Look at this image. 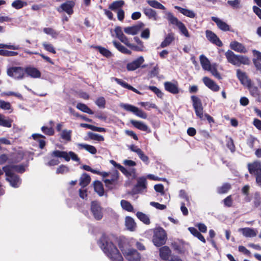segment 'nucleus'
<instances>
[{"instance_id":"nucleus-17","label":"nucleus","mask_w":261,"mask_h":261,"mask_svg":"<svg viewBox=\"0 0 261 261\" xmlns=\"http://www.w3.org/2000/svg\"><path fill=\"white\" fill-rule=\"evenodd\" d=\"M248 168L250 174L254 175L261 172V164L259 162H254L248 164Z\"/></svg>"},{"instance_id":"nucleus-1","label":"nucleus","mask_w":261,"mask_h":261,"mask_svg":"<svg viewBox=\"0 0 261 261\" xmlns=\"http://www.w3.org/2000/svg\"><path fill=\"white\" fill-rule=\"evenodd\" d=\"M105 253L112 261H122L123 257L110 238L103 236L99 244Z\"/></svg>"},{"instance_id":"nucleus-24","label":"nucleus","mask_w":261,"mask_h":261,"mask_svg":"<svg viewBox=\"0 0 261 261\" xmlns=\"http://www.w3.org/2000/svg\"><path fill=\"white\" fill-rule=\"evenodd\" d=\"M130 123L137 128L148 133L150 132V130L148 126L143 122L132 120Z\"/></svg>"},{"instance_id":"nucleus-55","label":"nucleus","mask_w":261,"mask_h":261,"mask_svg":"<svg viewBox=\"0 0 261 261\" xmlns=\"http://www.w3.org/2000/svg\"><path fill=\"white\" fill-rule=\"evenodd\" d=\"M230 189V185L228 184H224L218 189V192L220 194L226 193Z\"/></svg>"},{"instance_id":"nucleus-35","label":"nucleus","mask_w":261,"mask_h":261,"mask_svg":"<svg viewBox=\"0 0 261 261\" xmlns=\"http://www.w3.org/2000/svg\"><path fill=\"white\" fill-rule=\"evenodd\" d=\"M91 178L89 175L84 173L80 178V185L83 187L87 186L90 182Z\"/></svg>"},{"instance_id":"nucleus-37","label":"nucleus","mask_w":261,"mask_h":261,"mask_svg":"<svg viewBox=\"0 0 261 261\" xmlns=\"http://www.w3.org/2000/svg\"><path fill=\"white\" fill-rule=\"evenodd\" d=\"M250 62V60L248 57L246 56L238 55L237 66L239 67L241 64L249 65Z\"/></svg>"},{"instance_id":"nucleus-3","label":"nucleus","mask_w":261,"mask_h":261,"mask_svg":"<svg viewBox=\"0 0 261 261\" xmlns=\"http://www.w3.org/2000/svg\"><path fill=\"white\" fill-rule=\"evenodd\" d=\"M199 59L203 70L210 71L214 76L219 80L222 79L220 74L217 70L218 64L217 63L211 64L208 59L203 55L200 56Z\"/></svg>"},{"instance_id":"nucleus-20","label":"nucleus","mask_w":261,"mask_h":261,"mask_svg":"<svg viewBox=\"0 0 261 261\" xmlns=\"http://www.w3.org/2000/svg\"><path fill=\"white\" fill-rule=\"evenodd\" d=\"M230 47L232 50L238 53H246L247 52V49L245 46L237 41H232L230 43Z\"/></svg>"},{"instance_id":"nucleus-16","label":"nucleus","mask_w":261,"mask_h":261,"mask_svg":"<svg viewBox=\"0 0 261 261\" xmlns=\"http://www.w3.org/2000/svg\"><path fill=\"white\" fill-rule=\"evenodd\" d=\"M238 231L246 238H253L256 236L258 231L256 229L250 227L239 228Z\"/></svg>"},{"instance_id":"nucleus-44","label":"nucleus","mask_w":261,"mask_h":261,"mask_svg":"<svg viewBox=\"0 0 261 261\" xmlns=\"http://www.w3.org/2000/svg\"><path fill=\"white\" fill-rule=\"evenodd\" d=\"M27 5V2L21 0H16L12 3V6L16 9H20Z\"/></svg>"},{"instance_id":"nucleus-47","label":"nucleus","mask_w":261,"mask_h":261,"mask_svg":"<svg viewBox=\"0 0 261 261\" xmlns=\"http://www.w3.org/2000/svg\"><path fill=\"white\" fill-rule=\"evenodd\" d=\"M95 48L97 49L99 53L106 57H110L112 55L111 53L107 49L101 47V46H95Z\"/></svg>"},{"instance_id":"nucleus-34","label":"nucleus","mask_w":261,"mask_h":261,"mask_svg":"<svg viewBox=\"0 0 261 261\" xmlns=\"http://www.w3.org/2000/svg\"><path fill=\"white\" fill-rule=\"evenodd\" d=\"M113 43L115 47L120 52L128 55L131 54V51L123 46L120 43L114 41Z\"/></svg>"},{"instance_id":"nucleus-14","label":"nucleus","mask_w":261,"mask_h":261,"mask_svg":"<svg viewBox=\"0 0 261 261\" xmlns=\"http://www.w3.org/2000/svg\"><path fill=\"white\" fill-rule=\"evenodd\" d=\"M144 59L142 56H140L132 62L126 65V69L128 71H134L139 68L144 63Z\"/></svg>"},{"instance_id":"nucleus-52","label":"nucleus","mask_w":261,"mask_h":261,"mask_svg":"<svg viewBox=\"0 0 261 261\" xmlns=\"http://www.w3.org/2000/svg\"><path fill=\"white\" fill-rule=\"evenodd\" d=\"M0 108L4 110H11V112L12 111L10 103L3 100H0Z\"/></svg>"},{"instance_id":"nucleus-64","label":"nucleus","mask_w":261,"mask_h":261,"mask_svg":"<svg viewBox=\"0 0 261 261\" xmlns=\"http://www.w3.org/2000/svg\"><path fill=\"white\" fill-rule=\"evenodd\" d=\"M146 179L144 177L140 178L138 180L137 186L142 189L146 188Z\"/></svg>"},{"instance_id":"nucleus-45","label":"nucleus","mask_w":261,"mask_h":261,"mask_svg":"<svg viewBox=\"0 0 261 261\" xmlns=\"http://www.w3.org/2000/svg\"><path fill=\"white\" fill-rule=\"evenodd\" d=\"M177 27L182 35H184L187 38H189L190 37L188 30L182 22L179 23Z\"/></svg>"},{"instance_id":"nucleus-62","label":"nucleus","mask_w":261,"mask_h":261,"mask_svg":"<svg viewBox=\"0 0 261 261\" xmlns=\"http://www.w3.org/2000/svg\"><path fill=\"white\" fill-rule=\"evenodd\" d=\"M128 47L131 48L132 49L137 51H141L143 50L144 46L143 45H134L132 43H130L128 46Z\"/></svg>"},{"instance_id":"nucleus-60","label":"nucleus","mask_w":261,"mask_h":261,"mask_svg":"<svg viewBox=\"0 0 261 261\" xmlns=\"http://www.w3.org/2000/svg\"><path fill=\"white\" fill-rule=\"evenodd\" d=\"M42 131L46 135L48 136L53 135L54 134V130L51 127H47L45 126H42L41 127Z\"/></svg>"},{"instance_id":"nucleus-31","label":"nucleus","mask_w":261,"mask_h":261,"mask_svg":"<svg viewBox=\"0 0 261 261\" xmlns=\"http://www.w3.org/2000/svg\"><path fill=\"white\" fill-rule=\"evenodd\" d=\"M174 40V34L172 33H169L165 37L164 40L161 43V47L162 48L169 45Z\"/></svg>"},{"instance_id":"nucleus-59","label":"nucleus","mask_w":261,"mask_h":261,"mask_svg":"<svg viewBox=\"0 0 261 261\" xmlns=\"http://www.w3.org/2000/svg\"><path fill=\"white\" fill-rule=\"evenodd\" d=\"M168 19L171 23L175 24L177 27L179 25V23H181L182 22L179 21L177 18L173 16L171 14H170L168 16Z\"/></svg>"},{"instance_id":"nucleus-23","label":"nucleus","mask_w":261,"mask_h":261,"mask_svg":"<svg viewBox=\"0 0 261 261\" xmlns=\"http://www.w3.org/2000/svg\"><path fill=\"white\" fill-rule=\"evenodd\" d=\"M112 81H115L118 84L121 85L122 87L125 88H127L129 90H130L134 92L138 93L139 94H141V93L136 89L132 87V86L128 85L127 83H126L125 82L123 81V80L116 78V77H112L111 78Z\"/></svg>"},{"instance_id":"nucleus-4","label":"nucleus","mask_w":261,"mask_h":261,"mask_svg":"<svg viewBox=\"0 0 261 261\" xmlns=\"http://www.w3.org/2000/svg\"><path fill=\"white\" fill-rule=\"evenodd\" d=\"M122 253L124 257L128 261H140L141 254L135 249L129 247L127 245L120 247Z\"/></svg>"},{"instance_id":"nucleus-6","label":"nucleus","mask_w":261,"mask_h":261,"mask_svg":"<svg viewBox=\"0 0 261 261\" xmlns=\"http://www.w3.org/2000/svg\"><path fill=\"white\" fill-rule=\"evenodd\" d=\"M166 240L167 234L163 228L158 227L154 230L152 239L154 245L160 246L165 243Z\"/></svg>"},{"instance_id":"nucleus-61","label":"nucleus","mask_w":261,"mask_h":261,"mask_svg":"<svg viewBox=\"0 0 261 261\" xmlns=\"http://www.w3.org/2000/svg\"><path fill=\"white\" fill-rule=\"evenodd\" d=\"M150 205L153 207H154L156 209L163 210L166 208V205L165 204H162L158 202H150Z\"/></svg>"},{"instance_id":"nucleus-58","label":"nucleus","mask_w":261,"mask_h":261,"mask_svg":"<svg viewBox=\"0 0 261 261\" xmlns=\"http://www.w3.org/2000/svg\"><path fill=\"white\" fill-rule=\"evenodd\" d=\"M249 90L251 94L254 96H257L258 95V90L255 86L252 85V83L250 84V87H246Z\"/></svg>"},{"instance_id":"nucleus-46","label":"nucleus","mask_w":261,"mask_h":261,"mask_svg":"<svg viewBox=\"0 0 261 261\" xmlns=\"http://www.w3.org/2000/svg\"><path fill=\"white\" fill-rule=\"evenodd\" d=\"M43 32L49 35H50L53 38H56L59 35V33L56 32L53 29L50 28H45L43 29Z\"/></svg>"},{"instance_id":"nucleus-41","label":"nucleus","mask_w":261,"mask_h":261,"mask_svg":"<svg viewBox=\"0 0 261 261\" xmlns=\"http://www.w3.org/2000/svg\"><path fill=\"white\" fill-rule=\"evenodd\" d=\"M76 108L81 111L89 114H93V111L90 109L86 105L82 103H79L76 105Z\"/></svg>"},{"instance_id":"nucleus-40","label":"nucleus","mask_w":261,"mask_h":261,"mask_svg":"<svg viewBox=\"0 0 261 261\" xmlns=\"http://www.w3.org/2000/svg\"><path fill=\"white\" fill-rule=\"evenodd\" d=\"M120 204L123 210H125L128 212L133 211V206L128 201L125 200H122L120 202Z\"/></svg>"},{"instance_id":"nucleus-5","label":"nucleus","mask_w":261,"mask_h":261,"mask_svg":"<svg viewBox=\"0 0 261 261\" xmlns=\"http://www.w3.org/2000/svg\"><path fill=\"white\" fill-rule=\"evenodd\" d=\"M51 155L53 157L63 158L67 162H69L70 160L77 162L80 161V158L78 157L77 155L72 151L67 152L55 150L51 152Z\"/></svg>"},{"instance_id":"nucleus-10","label":"nucleus","mask_w":261,"mask_h":261,"mask_svg":"<svg viewBox=\"0 0 261 261\" xmlns=\"http://www.w3.org/2000/svg\"><path fill=\"white\" fill-rule=\"evenodd\" d=\"M164 85L165 90L168 92L173 94H176L179 93L180 89L177 81L166 82Z\"/></svg>"},{"instance_id":"nucleus-29","label":"nucleus","mask_w":261,"mask_h":261,"mask_svg":"<svg viewBox=\"0 0 261 261\" xmlns=\"http://www.w3.org/2000/svg\"><path fill=\"white\" fill-rule=\"evenodd\" d=\"M176 9L178 10L181 13H182L185 16L193 18L195 17L196 14L194 13V12L192 10L187 9L185 8H182L181 7H180L179 6H175L174 7Z\"/></svg>"},{"instance_id":"nucleus-7","label":"nucleus","mask_w":261,"mask_h":261,"mask_svg":"<svg viewBox=\"0 0 261 261\" xmlns=\"http://www.w3.org/2000/svg\"><path fill=\"white\" fill-rule=\"evenodd\" d=\"M119 106L125 110L133 113L135 115L139 118L142 119H146L147 117V115L145 112L133 105L121 103Z\"/></svg>"},{"instance_id":"nucleus-25","label":"nucleus","mask_w":261,"mask_h":261,"mask_svg":"<svg viewBox=\"0 0 261 261\" xmlns=\"http://www.w3.org/2000/svg\"><path fill=\"white\" fill-rule=\"evenodd\" d=\"M112 175L111 178L106 179L105 182L106 183L107 187L110 188H112V186L115 184L116 180L118 177V172L117 170H114L112 173H110Z\"/></svg>"},{"instance_id":"nucleus-22","label":"nucleus","mask_w":261,"mask_h":261,"mask_svg":"<svg viewBox=\"0 0 261 261\" xmlns=\"http://www.w3.org/2000/svg\"><path fill=\"white\" fill-rule=\"evenodd\" d=\"M211 19L216 23L217 27L220 30L223 31H227L229 30V26L226 22L220 18L213 16L211 17Z\"/></svg>"},{"instance_id":"nucleus-8","label":"nucleus","mask_w":261,"mask_h":261,"mask_svg":"<svg viewBox=\"0 0 261 261\" xmlns=\"http://www.w3.org/2000/svg\"><path fill=\"white\" fill-rule=\"evenodd\" d=\"M191 99L195 114L200 119H203V109L200 99L196 96H192Z\"/></svg>"},{"instance_id":"nucleus-15","label":"nucleus","mask_w":261,"mask_h":261,"mask_svg":"<svg viewBox=\"0 0 261 261\" xmlns=\"http://www.w3.org/2000/svg\"><path fill=\"white\" fill-rule=\"evenodd\" d=\"M75 3L73 1H67L62 4L60 7L57 9L58 11L61 12L64 11L68 15H71L73 13V8Z\"/></svg>"},{"instance_id":"nucleus-9","label":"nucleus","mask_w":261,"mask_h":261,"mask_svg":"<svg viewBox=\"0 0 261 261\" xmlns=\"http://www.w3.org/2000/svg\"><path fill=\"white\" fill-rule=\"evenodd\" d=\"M7 74L14 79H21L24 76V71L21 67H13L8 69Z\"/></svg>"},{"instance_id":"nucleus-51","label":"nucleus","mask_w":261,"mask_h":261,"mask_svg":"<svg viewBox=\"0 0 261 261\" xmlns=\"http://www.w3.org/2000/svg\"><path fill=\"white\" fill-rule=\"evenodd\" d=\"M89 137L92 140H96L98 141H103L104 138L100 135L90 132L88 133Z\"/></svg>"},{"instance_id":"nucleus-26","label":"nucleus","mask_w":261,"mask_h":261,"mask_svg":"<svg viewBox=\"0 0 261 261\" xmlns=\"http://www.w3.org/2000/svg\"><path fill=\"white\" fill-rule=\"evenodd\" d=\"M171 254V251L168 246H163L160 249V256L163 260H168Z\"/></svg>"},{"instance_id":"nucleus-32","label":"nucleus","mask_w":261,"mask_h":261,"mask_svg":"<svg viewBox=\"0 0 261 261\" xmlns=\"http://www.w3.org/2000/svg\"><path fill=\"white\" fill-rule=\"evenodd\" d=\"M124 4V2L122 0L116 1L109 6V8L112 11H118L119 9H121V8Z\"/></svg>"},{"instance_id":"nucleus-54","label":"nucleus","mask_w":261,"mask_h":261,"mask_svg":"<svg viewBox=\"0 0 261 261\" xmlns=\"http://www.w3.org/2000/svg\"><path fill=\"white\" fill-rule=\"evenodd\" d=\"M139 105L144 107L147 110H149L151 108L157 109V107L154 103L149 102H141L139 103Z\"/></svg>"},{"instance_id":"nucleus-2","label":"nucleus","mask_w":261,"mask_h":261,"mask_svg":"<svg viewBox=\"0 0 261 261\" xmlns=\"http://www.w3.org/2000/svg\"><path fill=\"white\" fill-rule=\"evenodd\" d=\"M5 171L6 180L9 182L10 185L14 188H17L21 184L19 177L14 174V172L22 173L25 170V167L23 165H8L3 167Z\"/></svg>"},{"instance_id":"nucleus-38","label":"nucleus","mask_w":261,"mask_h":261,"mask_svg":"<svg viewBox=\"0 0 261 261\" xmlns=\"http://www.w3.org/2000/svg\"><path fill=\"white\" fill-rule=\"evenodd\" d=\"M147 3L151 7L155 9L165 10V7L161 3L155 0H147Z\"/></svg>"},{"instance_id":"nucleus-11","label":"nucleus","mask_w":261,"mask_h":261,"mask_svg":"<svg viewBox=\"0 0 261 261\" xmlns=\"http://www.w3.org/2000/svg\"><path fill=\"white\" fill-rule=\"evenodd\" d=\"M91 210L94 217L97 220H100L103 216L101 207L99 203L96 201L91 202Z\"/></svg>"},{"instance_id":"nucleus-57","label":"nucleus","mask_w":261,"mask_h":261,"mask_svg":"<svg viewBox=\"0 0 261 261\" xmlns=\"http://www.w3.org/2000/svg\"><path fill=\"white\" fill-rule=\"evenodd\" d=\"M148 89L153 92L158 96V97L160 98H162L163 97V93L157 87L155 86H149Z\"/></svg>"},{"instance_id":"nucleus-18","label":"nucleus","mask_w":261,"mask_h":261,"mask_svg":"<svg viewBox=\"0 0 261 261\" xmlns=\"http://www.w3.org/2000/svg\"><path fill=\"white\" fill-rule=\"evenodd\" d=\"M129 149L131 151L136 152L139 158L145 163L148 164L149 163V158L147 156H146L144 152L141 150V149L138 148L137 146L134 145H132L130 146Z\"/></svg>"},{"instance_id":"nucleus-48","label":"nucleus","mask_w":261,"mask_h":261,"mask_svg":"<svg viewBox=\"0 0 261 261\" xmlns=\"http://www.w3.org/2000/svg\"><path fill=\"white\" fill-rule=\"evenodd\" d=\"M42 45L44 47V48L47 51H49L50 53H51L53 54H56V51L55 50V48H54V46L46 42H44L42 43Z\"/></svg>"},{"instance_id":"nucleus-30","label":"nucleus","mask_w":261,"mask_h":261,"mask_svg":"<svg viewBox=\"0 0 261 261\" xmlns=\"http://www.w3.org/2000/svg\"><path fill=\"white\" fill-rule=\"evenodd\" d=\"M125 226L128 230L132 231H134L136 227V224L134 220L130 217H126Z\"/></svg>"},{"instance_id":"nucleus-42","label":"nucleus","mask_w":261,"mask_h":261,"mask_svg":"<svg viewBox=\"0 0 261 261\" xmlns=\"http://www.w3.org/2000/svg\"><path fill=\"white\" fill-rule=\"evenodd\" d=\"M136 216L138 219H139L144 223L146 224H149L150 223L149 218L146 214L142 212H137Z\"/></svg>"},{"instance_id":"nucleus-36","label":"nucleus","mask_w":261,"mask_h":261,"mask_svg":"<svg viewBox=\"0 0 261 261\" xmlns=\"http://www.w3.org/2000/svg\"><path fill=\"white\" fill-rule=\"evenodd\" d=\"M77 146L81 148H83L93 154H95L97 152L96 148L94 146L86 144H78Z\"/></svg>"},{"instance_id":"nucleus-13","label":"nucleus","mask_w":261,"mask_h":261,"mask_svg":"<svg viewBox=\"0 0 261 261\" xmlns=\"http://www.w3.org/2000/svg\"><path fill=\"white\" fill-rule=\"evenodd\" d=\"M205 35L207 39L212 43L216 45L221 47L223 45L222 41L220 40L216 34L210 30L205 31Z\"/></svg>"},{"instance_id":"nucleus-27","label":"nucleus","mask_w":261,"mask_h":261,"mask_svg":"<svg viewBox=\"0 0 261 261\" xmlns=\"http://www.w3.org/2000/svg\"><path fill=\"white\" fill-rule=\"evenodd\" d=\"M25 71L29 76L33 78H39L41 76L40 72L34 67L26 68Z\"/></svg>"},{"instance_id":"nucleus-63","label":"nucleus","mask_w":261,"mask_h":261,"mask_svg":"<svg viewBox=\"0 0 261 261\" xmlns=\"http://www.w3.org/2000/svg\"><path fill=\"white\" fill-rule=\"evenodd\" d=\"M257 142V140L255 138L250 137L247 140V144L251 149H252L255 144Z\"/></svg>"},{"instance_id":"nucleus-33","label":"nucleus","mask_w":261,"mask_h":261,"mask_svg":"<svg viewBox=\"0 0 261 261\" xmlns=\"http://www.w3.org/2000/svg\"><path fill=\"white\" fill-rule=\"evenodd\" d=\"M94 188L95 191L100 196H102L104 194V189L102 184L99 181H96L94 182Z\"/></svg>"},{"instance_id":"nucleus-49","label":"nucleus","mask_w":261,"mask_h":261,"mask_svg":"<svg viewBox=\"0 0 261 261\" xmlns=\"http://www.w3.org/2000/svg\"><path fill=\"white\" fill-rule=\"evenodd\" d=\"M124 31L126 34L132 35H136L138 33L136 27H134V25L125 28Z\"/></svg>"},{"instance_id":"nucleus-21","label":"nucleus","mask_w":261,"mask_h":261,"mask_svg":"<svg viewBox=\"0 0 261 261\" xmlns=\"http://www.w3.org/2000/svg\"><path fill=\"white\" fill-rule=\"evenodd\" d=\"M225 56L228 63L237 66L238 55H236L232 51L228 50L225 53Z\"/></svg>"},{"instance_id":"nucleus-56","label":"nucleus","mask_w":261,"mask_h":261,"mask_svg":"<svg viewBox=\"0 0 261 261\" xmlns=\"http://www.w3.org/2000/svg\"><path fill=\"white\" fill-rule=\"evenodd\" d=\"M69 171V169L67 166L62 165L57 169L56 173L57 174H64L68 173Z\"/></svg>"},{"instance_id":"nucleus-28","label":"nucleus","mask_w":261,"mask_h":261,"mask_svg":"<svg viewBox=\"0 0 261 261\" xmlns=\"http://www.w3.org/2000/svg\"><path fill=\"white\" fill-rule=\"evenodd\" d=\"M143 10L145 15L149 19H152L154 21L158 20V17L156 12L154 10L149 8H143Z\"/></svg>"},{"instance_id":"nucleus-43","label":"nucleus","mask_w":261,"mask_h":261,"mask_svg":"<svg viewBox=\"0 0 261 261\" xmlns=\"http://www.w3.org/2000/svg\"><path fill=\"white\" fill-rule=\"evenodd\" d=\"M32 137L34 140H38L39 143V147L40 148L42 149L45 145V142L43 140L40 139V138H44V137L39 134H34L32 135Z\"/></svg>"},{"instance_id":"nucleus-12","label":"nucleus","mask_w":261,"mask_h":261,"mask_svg":"<svg viewBox=\"0 0 261 261\" xmlns=\"http://www.w3.org/2000/svg\"><path fill=\"white\" fill-rule=\"evenodd\" d=\"M237 76L244 86L246 87L250 86L251 81L249 79L246 72L240 69H238L237 70Z\"/></svg>"},{"instance_id":"nucleus-53","label":"nucleus","mask_w":261,"mask_h":261,"mask_svg":"<svg viewBox=\"0 0 261 261\" xmlns=\"http://www.w3.org/2000/svg\"><path fill=\"white\" fill-rule=\"evenodd\" d=\"M18 55L15 51H8L7 50L0 49V55L5 57H12Z\"/></svg>"},{"instance_id":"nucleus-39","label":"nucleus","mask_w":261,"mask_h":261,"mask_svg":"<svg viewBox=\"0 0 261 261\" xmlns=\"http://www.w3.org/2000/svg\"><path fill=\"white\" fill-rule=\"evenodd\" d=\"M0 125L9 128L11 127L12 126V121L5 119L3 115L0 114Z\"/></svg>"},{"instance_id":"nucleus-50","label":"nucleus","mask_w":261,"mask_h":261,"mask_svg":"<svg viewBox=\"0 0 261 261\" xmlns=\"http://www.w3.org/2000/svg\"><path fill=\"white\" fill-rule=\"evenodd\" d=\"M71 130H63L61 134V138L66 141H69L71 140Z\"/></svg>"},{"instance_id":"nucleus-19","label":"nucleus","mask_w":261,"mask_h":261,"mask_svg":"<svg viewBox=\"0 0 261 261\" xmlns=\"http://www.w3.org/2000/svg\"><path fill=\"white\" fill-rule=\"evenodd\" d=\"M202 81L205 85L212 91L217 92L219 90V86L209 77L206 76L203 77Z\"/></svg>"}]
</instances>
